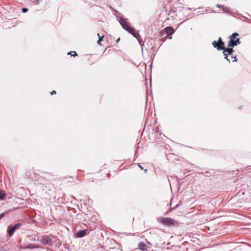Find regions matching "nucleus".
I'll list each match as a JSON object with an SVG mask.
<instances>
[{
	"mask_svg": "<svg viewBox=\"0 0 251 251\" xmlns=\"http://www.w3.org/2000/svg\"><path fill=\"white\" fill-rule=\"evenodd\" d=\"M161 223L166 226H170L175 225V221L171 218H163L161 220Z\"/></svg>",
	"mask_w": 251,
	"mask_h": 251,
	"instance_id": "f03ea898",
	"label": "nucleus"
},
{
	"mask_svg": "<svg viewBox=\"0 0 251 251\" xmlns=\"http://www.w3.org/2000/svg\"><path fill=\"white\" fill-rule=\"evenodd\" d=\"M145 171L146 172H147V170L145 169Z\"/></svg>",
	"mask_w": 251,
	"mask_h": 251,
	"instance_id": "a878e982",
	"label": "nucleus"
},
{
	"mask_svg": "<svg viewBox=\"0 0 251 251\" xmlns=\"http://www.w3.org/2000/svg\"><path fill=\"white\" fill-rule=\"evenodd\" d=\"M212 45L214 46V48H216L219 50H221L224 48H223V47L219 46V45H218L217 42L216 41H214L212 42Z\"/></svg>",
	"mask_w": 251,
	"mask_h": 251,
	"instance_id": "9d476101",
	"label": "nucleus"
},
{
	"mask_svg": "<svg viewBox=\"0 0 251 251\" xmlns=\"http://www.w3.org/2000/svg\"><path fill=\"white\" fill-rule=\"evenodd\" d=\"M217 42L218 45H219V46H222V47H223V48H224V49H225V46H224L225 43L222 41L221 37L219 38V39Z\"/></svg>",
	"mask_w": 251,
	"mask_h": 251,
	"instance_id": "4468645a",
	"label": "nucleus"
},
{
	"mask_svg": "<svg viewBox=\"0 0 251 251\" xmlns=\"http://www.w3.org/2000/svg\"><path fill=\"white\" fill-rule=\"evenodd\" d=\"M36 1H39V0H36Z\"/></svg>",
	"mask_w": 251,
	"mask_h": 251,
	"instance_id": "bb28decb",
	"label": "nucleus"
},
{
	"mask_svg": "<svg viewBox=\"0 0 251 251\" xmlns=\"http://www.w3.org/2000/svg\"><path fill=\"white\" fill-rule=\"evenodd\" d=\"M87 230H79L75 234V236L77 238L83 237L86 234Z\"/></svg>",
	"mask_w": 251,
	"mask_h": 251,
	"instance_id": "423d86ee",
	"label": "nucleus"
},
{
	"mask_svg": "<svg viewBox=\"0 0 251 251\" xmlns=\"http://www.w3.org/2000/svg\"><path fill=\"white\" fill-rule=\"evenodd\" d=\"M231 55L232 58H236V56L234 57L232 55Z\"/></svg>",
	"mask_w": 251,
	"mask_h": 251,
	"instance_id": "b1692460",
	"label": "nucleus"
},
{
	"mask_svg": "<svg viewBox=\"0 0 251 251\" xmlns=\"http://www.w3.org/2000/svg\"><path fill=\"white\" fill-rule=\"evenodd\" d=\"M165 32L169 35L173 34L174 33V29L171 26H168L164 29Z\"/></svg>",
	"mask_w": 251,
	"mask_h": 251,
	"instance_id": "6e6552de",
	"label": "nucleus"
},
{
	"mask_svg": "<svg viewBox=\"0 0 251 251\" xmlns=\"http://www.w3.org/2000/svg\"><path fill=\"white\" fill-rule=\"evenodd\" d=\"M68 54H71L72 56H74L77 55V54L75 51H70V52L68 53Z\"/></svg>",
	"mask_w": 251,
	"mask_h": 251,
	"instance_id": "f3484780",
	"label": "nucleus"
},
{
	"mask_svg": "<svg viewBox=\"0 0 251 251\" xmlns=\"http://www.w3.org/2000/svg\"><path fill=\"white\" fill-rule=\"evenodd\" d=\"M22 226V224L21 223H18L15 224L14 226L12 225V227L16 231L17 229H19Z\"/></svg>",
	"mask_w": 251,
	"mask_h": 251,
	"instance_id": "9b49d317",
	"label": "nucleus"
},
{
	"mask_svg": "<svg viewBox=\"0 0 251 251\" xmlns=\"http://www.w3.org/2000/svg\"><path fill=\"white\" fill-rule=\"evenodd\" d=\"M138 166L141 170L143 169V168L140 164H138Z\"/></svg>",
	"mask_w": 251,
	"mask_h": 251,
	"instance_id": "4be33fe9",
	"label": "nucleus"
},
{
	"mask_svg": "<svg viewBox=\"0 0 251 251\" xmlns=\"http://www.w3.org/2000/svg\"><path fill=\"white\" fill-rule=\"evenodd\" d=\"M28 11V9L26 8H22V12L23 13H25Z\"/></svg>",
	"mask_w": 251,
	"mask_h": 251,
	"instance_id": "aec40b11",
	"label": "nucleus"
},
{
	"mask_svg": "<svg viewBox=\"0 0 251 251\" xmlns=\"http://www.w3.org/2000/svg\"><path fill=\"white\" fill-rule=\"evenodd\" d=\"M241 43L239 39L237 38L236 40L234 39L230 38L229 41L228 42V47H233L237 45H239Z\"/></svg>",
	"mask_w": 251,
	"mask_h": 251,
	"instance_id": "39448f33",
	"label": "nucleus"
},
{
	"mask_svg": "<svg viewBox=\"0 0 251 251\" xmlns=\"http://www.w3.org/2000/svg\"><path fill=\"white\" fill-rule=\"evenodd\" d=\"M15 231L12 227V225L8 226L7 229V233L9 236L11 237L12 236H13Z\"/></svg>",
	"mask_w": 251,
	"mask_h": 251,
	"instance_id": "0eeeda50",
	"label": "nucleus"
},
{
	"mask_svg": "<svg viewBox=\"0 0 251 251\" xmlns=\"http://www.w3.org/2000/svg\"><path fill=\"white\" fill-rule=\"evenodd\" d=\"M98 36H99V40H100V41H101L103 40V38L104 37L103 35H102L101 36H100V35L99 33H98Z\"/></svg>",
	"mask_w": 251,
	"mask_h": 251,
	"instance_id": "a211bd4d",
	"label": "nucleus"
},
{
	"mask_svg": "<svg viewBox=\"0 0 251 251\" xmlns=\"http://www.w3.org/2000/svg\"><path fill=\"white\" fill-rule=\"evenodd\" d=\"M41 242L45 245L49 246H52V242L51 238L48 235H44L42 237Z\"/></svg>",
	"mask_w": 251,
	"mask_h": 251,
	"instance_id": "7ed1b4c3",
	"label": "nucleus"
},
{
	"mask_svg": "<svg viewBox=\"0 0 251 251\" xmlns=\"http://www.w3.org/2000/svg\"><path fill=\"white\" fill-rule=\"evenodd\" d=\"M146 246V244L144 242H140L138 244L139 249L142 251H144L145 250Z\"/></svg>",
	"mask_w": 251,
	"mask_h": 251,
	"instance_id": "f8f14e48",
	"label": "nucleus"
},
{
	"mask_svg": "<svg viewBox=\"0 0 251 251\" xmlns=\"http://www.w3.org/2000/svg\"><path fill=\"white\" fill-rule=\"evenodd\" d=\"M98 42V44H99V45H101V44H100V42H101V41H100V40H98V42Z\"/></svg>",
	"mask_w": 251,
	"mask_h": 251,
	"instance_id": "5701e85b",
	"label": "nucleus"
},
{
	"mask_svg": "<svg viewBox=\"0 0 251 251\" xmlns=\"http://www.w3.org/2000/svg\"><path fill=\"white\" fill-rule=\"evenodd\" d=\"M5 196V192L4 190L0 189V200H4Z\"/></svg>",
	"mask_w": 251,
	"mask_h": 251,
	"instance_id": "ddd939ff",
	"label": "nucleus"
},
{
	"mask_svg": "<svg viewBox=\"0 0 251 251\" xmlns=\"http://www.w3.org/2000/svg\"><path fill=\"white\" fill-rule=\"evenodd\" d=\"M56 93V91H52L51 92V95H53V94H55Z\"/></svg>",
	"mask_w": 251,
	"mask_h": 251,
	"instance_id": "412c9836",
	"label": "nucleus"
},
{
	"mask_svg": "<svg viewBox=\"0 0 251 251\" xmlns=\"http://www.w3.org/2000/svg\"><path fill=\"white\" fill-rule=\"evenodd\" d=\"M238 36H239L238 33L235 32L231 35V36L230 37V39L232 38L235 39L236 37Z\"/></svg>",
	"mask_w": 251,
	"mask_h": 251,
	"instance_id": "dca6fc26",
	"label": "nucleus"
},
{
	"mask_svg": "<svg viewBox=\"0 0 251 251\" xmlns=\"http://www.w3.org/2000/svg\"><path fill=\"white\" fill-rule=\"evenodd\" d=\"M233 47H228L227 48H226L225 47L224 49L222 50H224L223 53L225 55V58L227 59L228 62H230V60L228 59V55H232V52L234 51V50L232 49Z\"/></svg>",
	"mask_w": 251,
	"mask_h": 251,
	"instance_id": "20e7f679",
	"label": "nucleus"
},
{
	"mask_svg": "<svg viewBox=\"0 0 251 251\" xmlns=\"http://www.w3.org/2000/svg\"><path fill=\"white\" fill-rule=\"evenodd\" d=\"M120 38H119L118 39V40H117V42H118L120 40Z\"/></svg>",
	"mask_w": 251,
	"mask_h": 251,
	"instance_id": "393cba45",
	"label": "nucleus"
},
{
	"mask_svg": "<svg viewBox=\"0 0 251 251\" xmlns=\"http://www.w3.org/2000/svg\"><path fill=\"white\" fill-rule=\"evenodd\" d=\"M21 249H35L39 248V246L36 244H30L26 246H21Z\"/></svg>",
	"mask_w": 251,
	"mask_h": 251,
	"instance_id": "1a4fd4ad",
	"label": "nucleus"
},
{
	"mask_svg": "<svg viewBox=\"0 0 251 251\" xmlns=\"http://www.w3.org/2000/svg\"><path fill=\"white\" fill-rule=\"evenodd\" d=\"M217 7L219 8H222L223 9V10L224 11H226V10H228V8L227 7H225L223 5H221L219 4H217Z\"/></svg>",
	"mask_w": 251,
	"mask_h": 251,
	"instance_id": "2eb2a0df",
	"label": "nucleus"
},
{
	"mask_svg": "<svg viewBox=\"0 0 251 251\" xmlns=\"http://www.w3.org/2000/svg\"><path fill=\"white\" fill-rule=\"evenodd\" d=\"M6 212H3L0 214V220L5 215Z\"/></svg>",
	"mask_w": 251,
	"mask_h": 251,
	"instance_id": "6ab92c4d",
	"label": "nucleus"
},
{
	"mask_svg": "<svg viewBox=\"0 0 251 251\" xmlns=\"http://www.w3.org/2000/svg\"><path fill=\"white\" fill-rule=\"evenodd\" d=\"M119 22L122 27L125 30L131 34L140 42L139 39L140 37L139 33L135 31L133 27L130 26V23L128 21L127 19H125L124 17H121L120 18Z\"/></svg>",
	"mask_w": 251,
	"mask_h": 251,
	"instance_id": "f257e3e1",
	"label": "nucleus"
}]
</instances>
